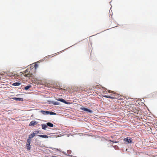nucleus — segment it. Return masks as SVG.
<instances>
[{
    "mask_svg": "<svg viewBox=\"0 0 157 157\" xmlns=\"http://www.w3.org/2000/svg\"><path fill=\"white\" fill-rule=\"evenodd\" d=\"M103 97H104L105 98H111V99H116L117 98V97L115 95H113L112 96H108V95H103Z\"/></svg>",
    "mask_w": 157,
    "mask_h": 157,
    "instance_id": "nucleus-1",
    "label": "nucleus"
},
{
    "mask_svg": "<svg viewBox=\"0 0 157 157\" xmlns=\"http://www.w3.org/2000/svg\"><path fill=\"white\" fill-rule=\"evenodd\" d=\"M124 141L128 143H132V140L129 137H127L124 139Z\"/></svg>",
    "mask_w": 157,
    "mask_h": 157,
    "instance_id": "nucleus-2",
    "label": "nucleus"
},
{
    "mask_svg": "<svg viewBox=\"0 0 157 157\" xmlns=\"http://www.w3.org/2000/svg\"><path fill=\"white\" fill-rule=\"evenodd\" d=\"M29 69H27L26 70H25L24 71V73L25 74V75H24L25 76L28 77H30L31 76V74L29 73L27 74H26V73H27L29 71Z\"/></svg>",
    "mask_w": 157,
    "mask_h": 157,
    "instance_id": "nucleus-3",
    "label": "nucleus"
},
{
    "mask_svg": "<svg viewBox=\"0 0 157 157\" xmlns=\"http://www.w3.org/2000/svg\"><path fill=\"white\" fill-rule=\"evenodd\" d=\"M80 109L81 110H83L85 111H87L90 113H92L93 112V111L92 110L88 109L85 108L81 107L80 108Z\"/></svg>",
    "mask_w": 157,
    "mask_h": 157,
    "instance_id": "nucleus-4",
    "label": "nucleus"
},
{
    "mask_svg": "<svg viewBox=\"0 0 157 157\" xmlns=\"http://www.w3.org/2000/svg\"><path fill=\"white\" fill-rule=\"evenodd\" d=\"M36 122L35 121H31L29 124V126H34L35 125H36Z\"/></svg>",
    "mask_w": 157,
    "mask_h": 157,
    "instance_id": "nucleus-5",
    "label": "nucleus"
},
{
    "mask_svg": "<svg viewBox=\"0 0 157 157\" xmlns=\"http://www.w3.org/2000/svg\"><path fill=\"white\" fill-rule=\"evenodd\" d=\"M57 100L59 101L62 102H63V103H64L65 104H68V103L66 101L64 100L63 99L59 98L58 99H57Z\"/></svg>",
    "mask_w": 157,
    "mask_h": 157,
    "instance_id": "nucleus-6",
    "label": "nucleus"
},
{
    "mask_svg": "<svg viewBox=\"0 0 157 157\" xmlns=\"http://www.w3.org/2000/svg\"><path fill=\"white\" fill-rule=\"evenodd\" d=\"M41 112L43 114H49L50 113L49 111H41Z\"/></svg>",
    "mask_w": 157,
    "mask_h": 157,
    "instance_id": "nucleus-7",
    "label": "nucleus"
},
{
    "mask_svg": "<svg viewBox=\"0 0 157 157\" xmlns=\"http://www.w3.org/2000/svg\"><path fill=\"white\" fill-rule=\"evenodd\" d=\"M12 98L13 99L15 100L16 101H22L23 100V98Z\"/></svg>",
    "mask_w": 157,
    "mask_h": 157,
    "instance_id": "nucleus-8",
    "label": "nucleus"
},
{
    "mask_svg": "<svg viewBox=\"0 0 157 157\" xmlns=\"http://www.w3.org/2000/svg\"><path fill=\"white\" fill-rule=\"evenodd\" d=\"M38 136L44 138H47L48 137V136L46 135H38Z\"/></svg>",
    "mask_w": 157,
    "mask_h": 157,
    "instance_id": "nucleus-9",
    "label": "nucleus"
},
{
    "mask_svg": "<svg viewBox=\"0 0 157 157\" xmlns=\"http://www.w3.org/2000/svg\"><path fill=\"white\" fill-rule=\"evenodd\" d=\"M21 83L20 82H16L15 83H13L12 84V86H19L21 85Z\"/></svg>",
    "mask_w": 157,
    "mask_h": 157,
    "instance_id": "nucleus-10",
    "label": "nucleus"
},
{
    "mask_svg": "<svg viewBox=\"0 0 157 157\" xmlns=\"http://www.w3.org/2000/svg\"><path fill=\"white\" fill-rule=\"evenodd\" d=\"M42 128L45 130L47 127V125L45 124H42L41 125Z\"/></svg>",
    "mask_w": 157,
    "mask_h": 157,
    "instance_id": "nucleus-11",
    "label": "nucleus"
},
{
    "mask_svg": "<svg viewBox=\"0 0 157 157\" xmlns=\"http://www.w3.org/2000/svg\"><path fill=\"white\" fill-rule=\"evenodd\" d=\"M35 135L34 133H33L31 134L29 136V139H30L31 138H33L34 136Z\"/></svg>",
    "mask_w": 157,
    "mask_h": 157,
    "instance_id": "nucleus-12",
    "label": "nucleus"
},
{
    "mask_svg": "<svg viewBox=\"0 0 157 157\" xmlns=\"http://www.w3.org/2000/svg\"><path fill=\"white\" fill-rule=\"evenodd\" d=\"M47 125L50 127H53V124L50 122H48L47 123Z\"/></svg>",
    "mask_w": 157,
    "mask_h": 157,
    "instance_id": "nucleus-13",
    "label": "nucleus"
},
{
    "mask_svg": "<svg viewBox=\"0 0 157 157\" xmlns=\"http://www.w3.org/2000/svg\"><path fill=\"white\" fill-rule=\"evenodd\" d=\"M31 87V86L30 85H28L27 86H25V90H28V89H29V88H30Z\"/></svg>",
    "mask_w": 157,
    "mask_h": 157,
    "instance_id": "nucleus-14",
    "label": "nucleus"
},
{
    "mask_svg": "<svg viewBox=\"0 0 157 157\" xmlns=\"http://www.w3.org/2000/svg\"><path fill=\"white\" fill-rule=\"evenodd\" d=\"M26 147L28 150H30V144H26Z\"/></svg>",
    "mask_w": 157,
    "mask_h": 157,
    "instance_id": "nucleus-15",
    "label": "nucleus"
},
{
    "mask_svg": "<svg viewBox=\"0 0 157 157\" xmlns=\"http://www.w3.org/2000/svg\"><path fill=\"white\" fill-rule=\"evenodd\" d=\"M31 140L30 139H28L27 140L26 144H30L31 143Z\"/></svg>",
    "mask_w": 157,
    "mask_h": 157,
    "instance_id": "nucleus-16",
    "label": "nucleus"
},
{
    "mask_svg": "<svg viewBox=\"0 0 157 157\" xmlns=\"http://www.w3.org/2000/svg\"><path fill=\"white\" fill-rule=\"evenodd\" d=\"M108 92L109 93H112L114 94H115V93L114 91L110 90H108Z\"/></svg>",
    "mask_w": 157,
    "mask_h": 157,
    "instance_id": "nucleus-17",
    "label": "nucleus"
},
{
    "mask_svg": "<svg viewBox=\"0 0 157 157\" xmlns=\"http://www.w3.org/2000/svg\"><path fill=\"white\" fill-rule=\"evenodd\" d=\"M50 115H55L56 114L55 113L52 112H50L49 114Z\"/></svg>",
    "mask_w": 157,
    "mask_h": 157,
    "instance_id": "nucleus-18",
    "label": "nucleus"
},
{
    "mask_svg": "<svg viewBox=\"0 0 157 157\" xmlns=\"http://www.w3.org/2000/svg\"><path fill=\"white\" fill-rule=\"evenodd\" d=\"M39 133V131H35L33 133H34L35 136L36 134Z\"/></svg>",
    "mask_w": 157,
    "mask_h": 157,
    "instance_id": "nucleus-19",
    "label": "nucleus"
},
{
    "mask_svg": "<svg viewBox=\"0 0 157 157\" xmlns=\"http://www.w3.org/2000/svg\"><path fill=\"white\" fill-rule=\"evenodd\" d=\"M93 87H94V88H95H95H99V85H97L96 86H94Z\"/></svg>",
    "mask_w": 157,
    "mask_h": 157,
    "instance_id": "nucleus-20",
    "label": "nucleus"
},
{
    "mask_svg": "<svg viewBox=\"0 0 157 157\" xmlns=\"http://www.w3.org/2000/svg\"><path fill=\"white\" fill-rule=\"evenodd\" d=\"M38 67V65L36 64H35L34 65V67H35V68H37V67Z\"/></svg>",
    "mask_w": 157,
    "mask_h": 157,
    "instance_id": "nucleus-21",
    "label": "nucleus"
},
{
    "mask_svg": "<svg viewBox=\"0 0 157 157\" xmlns=\"http://www.w3.org/2000/svg\"><path fill=\"white\" fill-rule=\"evenodd\" d=\"M67 152L69 154H70L71 152V150H68L67 151Z\"/></svg>",
    "mask_w": 157,
    "mask_h": 157,
    "instance_id": "nucleus-22",
    "label": "nucleus"
}]
</instances>
